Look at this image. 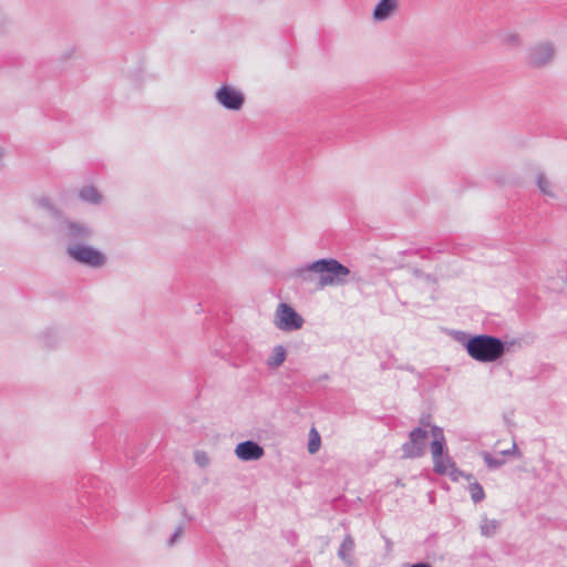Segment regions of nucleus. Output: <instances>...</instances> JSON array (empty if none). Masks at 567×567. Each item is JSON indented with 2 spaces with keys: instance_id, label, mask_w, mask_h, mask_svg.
<instances>
[{
  "instance_id": "nucleus-1",
  "label": "nucleus",
  "mask_w": 567,
  "mask_h": 567,
  "mask_svg": "<svg viewBox=\"0 0 567 567\" xmlns=\"http://www.w3.org/2000/svg\"><path fill=\"white\" fill-rule=\"evenodd\" d=\"M431 454L434 464V471L441 475H447L452 481H460L464 476V473L458 471L455 463L449 455H444L445 437L442 429L433 426L431 429Z\"/></svg>"
},
{
  "instance_id": "nucleus-2",
  "label": "nucleus",
  "mask_w": 567,
  "mask_h": 567,
  "mask_svg": "<svg viewBox=\"0 0 567 567\" xmlns=\"http://www.w3.org/2000/svg\"><path fill=\"white\" fill-rule=\"evenodd\" d=\"M308 271L317 275V289L342 285L350 272L347 267L336 259H321L315 261L308 267Z\"/></svg>"
},
{
  "instance_id": "nucleus-3",
  "label": "nucleus",
  "mask_w": 567,
  "mask_h": 567,
  "mask_svg": "<svg viewBox=\"0 0 567 567\" xmlns=\"http://www.w3.org/2000/svg\"><path fill=\"white\" fill-rule=\"evenodd\" d=\"M466 351L476 361L493 362L503 355L504 343L491 336H475L467 341Z\"/></svg>"
},
{
  "instance_id": "nucleus-4",
  "label": "nucleus",
  "mask_w": 567,
  "mask_h": 567,
  "mask_svg": "<svg viewBox=\"0 0 567 567\" xmlns=\"http://www.w3.org/2000/svg\"><path fill=\"white\" fill-rule=\"evenodd\" d=\"M275 324L284 331L298 330L303 324V319L293 308L287 303H280L275 312Z\"/></svg>"
},
{
  "instance_id": "nucleus-5",
  "label": "nucleus",
  "mask_w": 567,
  "mask_h": 567,
  "mask_svg": "<svg viewBox=\"0 0 567 567\" xmlns=\"http://www.w3.org/2000/svg\"><path fill=\"white\" fill-rule=\"evenodd\" d=\"M70 256L79 262L86 264L92 267L103 266L105 257L99 250L83 245H76L69 248Z\"/></svg>"
},
{
  "instance_id": "nucleus-6",
  "label": "nucleus",
  "mask_w": 567,
  "mask_h": 567,
  "mask_svg": "<svg viewBox=\"0 0 567 567\" xmlns=\"http://www.w3.org/2000/svg\"><path fill=\"white\" fill-rule=\"evenodd\" d=\"M555 55V50L551 43L542 42L528 50L527 61L530 65L539 68L549 63Z\"/></svg>"
},
{
  "instance_id": "nucleus-7",
  "label": "nucleus",
  "mask_w": 567,
  "mask_h": 567,
  "mask_svg": "<svg viewBox=\"0 0 567 567\" xmlns=\"http://www.w3.org/2000/svg\"><path fill=\"white\" fill-rule=\"evenodd\" d=\"M216 97L220 104L230 110H239L244 103L241 93L230 86L220 87Z\"/></svg>"
},
{
  "instance_id": "nucleus-8",
  "label": "nucleus",
  "mask_w": 567,
  "mask_h": 567,
  "mask_svg": "<svg viewBox=\"0 0 567 567\" xmlns=\"http://www.w3.org/2000/svg\"><path fill=\"white\" fill-rule=\"evenodd\" d=\"M427 434L426 431L417 427L410 433V443L405 445L404 451L408 457H416L423 454L425 441Z\"/></svg>"
},
{
  "instance_id": "nucleus-9",
  "label": "nucleus",
  "mask_w": 567,
  "mask_h": 567,
  "mask_svg": "<svg viewBox=\"0 0 567 567\" xmlns=\"http://www.w3.org/2000/svg\"><path fill=\"white\" fill-rule=\"evenodd\" d=\"M235 454L241 461H254L264 455V449L252 441H246L236 446Z\"/></svg>"
},
{
  "instance_id": "nucleus-10",
  "label": "nucleus",
  "mask_w": 567,
  "mask_h": 567,
  "mask_svg": "<svg viewBox=\"0 0 567 567\" xmlns=\"http://www.w3.org/2000/svg\"><path fill=\"white\" fill-rule=\"evenodd\" d=\"M396 6V0H381L373 11V18L378 21L388 19L394 12Z\"/></svg>"
},
{
  "instance_id": "nucleus-11",
  "label": "nucleus",
  "mask_w": 567,
  "mask_h": 567,
  "mask_svg": "<svg viewBox=\"0 0 567 567\" xmlns=\"http://www.w3.org/2000/svg\"><path fill=\"white\" fill-rule=\"evenodd\" d=\"M470 483V493L471 497L474 502H480L484 498L485 494L483 487L477 482H472L473 477L471 475L463 476Z\"/></svg>"
},
{
  "instance_id": "nucleus-12",
  "label": "nucleus",
  "mask_w": 567,
  "mask_h": 567,
  "mask_svg": "<svg viewBox=\"0 0 567 567\" xmlns=\"http://www.w3.org/2000/svg\"><path fill=\"white\" fill-rule=\"evenodd\" d=\"M285 360H286V350H285V348L282 346H277L274 349L272 354L268 359V364L271 365V367L277 368V367L281 365Z\"/></svg>"
},
{
  "instance_id": "nucleus-13",
  "label": "nucleus",
  "mask_w": 567,
  "mask_h": 567,
  "mask_svg": "<svg viewBox=\"0 0 567 567\" xmlns=\"http://www.w3.org/2000/svg\"><path fill=\"white\" fill-rule=\"evenodd\" d=\"M536 184L544 195L554 196L553 185L543 173L537 174Z\"/></svg>"
},
{
  "instance_id": "nucleus-14",
  "label": "nucleus",
  "mask_w": 567,
  "mask_h": 567,
  "mask_svg": "<svg viewBox=\"0 0 567 567\" xmlns=\"http://www.w3.org/2000/svg\"><path fill=\"white\" fill-rule=\"evenodd\" d=\"M321 439L318 431L312 427L309 432L308 451L310 454H315L320 449Z\"/></svg>"
},
{
  "instance_id": "nucleus-15",
  "label": "nucleus",
  "mask_w": 567,
  "mask_h": 567,
  "mask_svg": "<svg viewBox=\"0 0 567 567\" xmlns=\"http://www.w3.org/2000/svg\"><path fill=\"white\" fill-rule=\"evenodd\" d=\"M354 548V542L350 536H347L343 542L341 543L340 549H339V556L342 559H348Z\"/></svg>"
},
{
  "instance_id": "nucleus-16",
  "label": "nucleus",
  "mask_w": 567,
  "mask_h": 567,
  "mask_svg": "<svg viewBox=\"0 0 567 567\" xmlns=\"http://www.w3.org/2000/svg\"><path fill=\"white\" fill-rule=\"evenodd\" d=\"M81 197L90 202H97L100 195L97 194L96 189L89 187L81 192Z\"/></svg>"
},
{
  "instance_id": "nucleus-17",
  "label": "nucleus",
  "mask_w": 567,
  "mask_h": 567,
  "mask_svg": "<svg viewBox=\"0 0 567 567\" xmlns=\"http://www.w3.org/2000/svg\"><path fill=\"white\" fill-rule=\"evenodd\" d=\"M504 42L509 45H518L520 44V38L516 33H509L505 35Z\"/></svg>"
},
{
  "instance_id": "nucleus-18",
  "label": "nucleus",
  "mask_w": 567,
  "mask_h": 567,
  "mask_svg": "<svg viewBox=\"0 0 567 567\" xmlns=\"http://www.w3.org/2000/svg\"><path fill=\"white\" fill-rule=\"evenodd\" d=\"M482 456H483V458H484L485 463H486L489 467H495V466H498V465H501V464L503 463V461H502V460H499V461H498V460H494V458H492V457L489 456V454H488V453H485V452H484V453H482Z\"/></svg>"
},
{
  "instance_id": "nucleus-19",
  "label": "nucleus",
  "mask_w": 567,
  "mask_h": 567,
  "mask_svg": "<svg viewBox=\"0 0 567 567\" xmlns=\"http://www.w3.org/2000/svg\"><path fill=\"white\" fill-rule=\"evenodd\" d=\"M411 567H431L429 564H415V565H412Z\"/></svg>"
}]
</instances>
